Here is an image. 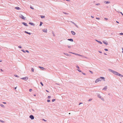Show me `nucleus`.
<instances>
[{"label": "nucleus", "instance_id": "4be33fe9", "mask_svg": "<svg viewBox=\"0 0 123 123\" xmlns=\"http://www.w3.org/2000/svg\"><path fill=\"white\" fill-rule=\"evenodd\" d=\"M29 24L33 26H34L35 25L33 23H31V22H29Z\"/></svg>", "mask_w": 123, "mask_h": 123}, {"label": "nucleus", "instance_id": "aec40b11", "mask_svg": "<svg viewBox=\"0 0 123 123\" xmlns=\"http://www.w3.org/2000/svg\"><path fill=\"white\" fill-rule=\"evenodd\" d=\"M25 33H27V34H29L30 35H31V33H30V32H27V31H25Z\"/></svg>", "mask_w": 123, "mask_h": 123}, {"label": "nucleus", "instance_id": "864d4df0", "mask_svg": "<svg viewBox=\"0 0 123 123\" xmlns=\"http://www.w3.org/2000/svg\"><path fill=\"white\" fill-rule=\"evenodd\" d=\"M96 18L97 19H99L100 18Z\"/></svg>", "mask_w": 123, "mask_h": 123}, {"label": "nucleus", "instance_id": "1a4fd4ad", "mask_svg": "<svg viewBox=\"0 0 123 123\" xmlns=\"http://www.w3.org/2000/svg\"><path fill=\"white\" fill-rule=\"evenodd\" d=\"M22 24H23L25 26H28L27 24L25 22H22Z\"/></svg>", "mask_w": 123, "mask_h": 123}, {"label": "nucleus", "instance_id": "49530a36", "mask_svg": "<svg viewBox=\"0 0 123 123\" xmlns=\"http://www.w3.org/2000/svg\"><path fill=\"white\" fill-rule=\"evenodd\" d=\"M32 90L31 89H30L29 90V91L30 92H31L32 91Z\"/></svg>", "mask_w": 123, "mask_h": 123}, {"label": "nucleus", "instance_id": "423d86ee", "mask_svg": "<svg viewBox=\"0 0 123 123\" xmlns=\"http://www.w3.org/2000/svg\"><path fill=\"white\" fill-rule=\"evenodd\" d=\"M107 86H105L104 88L103 89V90L106 91L107 89Z\"/></svg>", "mask_w": 123, "mask_h": 123}, {"label": "nucleus", "instance_id": "e2e57ef3", "mask_svg": "<svg viewBox=\"0 0 123 123\" xmlns=\"http://www.w3.org/2000/svg\"><path fill=\"white\" fill-rule=\"evenodd\" d=\"M91 17H92V18H94V17L92 16H91Z\"/></svg>", "mask_w": 123, "mask_h": 123}, {"label": "nucleus", "instance_id": "79ce46f5", "mask_svg": "<svg viewBox=\"0 0 123 123\" xmlns=\"http://www.w3.org/2000/svg\"><path fill=\"white\" fill-rule=\"evenodd\" d=\"M25 51L26 52L28 53H29V51L28 50H25Z\"/></svg>", "mask_w": 123, "mask_h": 123}, {"label": "nucleus", "instance_id": "0eeeda50", "mask_svg": "<svg viewBox=\"0 0 123 123\" xmlns=\"http://www.w3.org/2000/svg\"><path fill=\"white\" fill-rule=\"evenodd\" d=\"M43 31V32H45V33H47V29H45L43 30H42Z\"/></svg>", "mask_w": 123, "mask_h": 123}, {"label": "nucleus", "instance_id": "dca6fc26", "mask_svg": "<svg viewBox=\"0 0 123 123\" xmlns=\"http://www.w3.org/2000/svg\"><path fill=\"white\" fill-rule=\"evenodd\" d=\"M98 98H101V96H100V94H98Z\"/></svg>", "mask_w": 123, "mask_h": 123}, {"label": "nucleus", "instance_id": "37998d69", "mask_svg": "<svg viewBox=\"0 0 123 123\" xmlns=\"http://www.w3.org/2000/svg\"><path fill=\"white\" fill-rule=\"evenodd\" d=\"M77 70L80 72H81V71L80 70L77 69Z\"/></svg>", "mask_w": 123, "mask_h": 123}, {"label": "nucleus", "instance_id": "5701e85b", "mask_svg": "<svg viewBox=\"0 0 123 123\" xmlns=\"http://www.w3.org/2000/svg\"><path fill=\"white\" fill-rule=\"evenodd\" d=\"M117 75L119 76H120V77H123V75L122 74H120L119 73H118V74Z\"/></svg>", "mask_w": 123, "mask_h": 123}, {"label": "nucleus", "instance_id": "39448f33", "mask_svg": "<svg viewBox=\"0 0 123 123\" xmlns=\"http://www.w3.org/2000/svg\"><path fill=\"white\" fill-rule=\"evenodd\" d=\"M118 73H118L117 72H116L115 71H114L113 72V73L114 74H115V75H117L118 74Z\"/></svg>", "mask_w": 123, "mask_h": 123}, {"label": "nucleus", "instance_id": "f8f14e48", "mask_svg": "<svg viewBox=\"0 0 123 123\" xmlns=\"http://www.w3.org/2000/svg\"><path fill=\"white\" fill-rule=\"evenodd\" d=\"M95 40V41H96L97 42H98V43H99L100 44H102V42L101 41H98V40Z\"/></svg>", "mask_w": 123, "mask_h": 123}, {"label": "nucleus", "instance_id": "c85d7f7f", "mask_svg": "<svg viewBox=\"0 0 123 123\" xmlns=\"http://www.w3.org/2000/svg\"><path fill=\"white\" fill-rule=\"evenodd\" d=\"M52 33L53 34V36H55V35L54 32L53 31H52Z\"/></svg>", "mask_w": 123, "mask_h": 123}, {"label": "nucleus", "instance_id": "a19ab883", "mask_svg": "<svg viewBox=\"0 0 123 123\" xmlns=\"http://www.w3.org/2000/svg\"><path fill=\"white\" fill-rule=\"evenodd\" d=\"M106 51H107L108 50V49H104Z\"/></svg>", "mask_w": 123, "mask_h": 123}, {"label": "nucleus", "instance_id": "69168bd1", "mask_svg": "<svg viewBox=\"0 0 123 123\" xmlns=\"http://www.w3.org/2000/svg\"><path fill=\"white\" fill-rule=\"evenodd\" d=\"M110 94H110V93H109L108 94V95H110Z\"/></svg>", "mask_w": 123, "mask_h": 123}, {"label": "nucleus", "instance_id": "052dcab7", "mask_svg": "<svg viewBox=\"0 0 123 123\" xmlns=\"http://www.w3.org/2000/svg\"><path fill=\"white\" fill-rule=\"evenodd\" d=\"M99 52L100 53H102V52L101 51H99Z\"/></svg>", "mask_w": 123, "mask_h": 123}, {"label": "nucleus", "instance_id": "6e6d98bb", "mask_svg": "<svg viewBox=\"0 0 123 123\" xmlns=\"http://www.w3.org/2000/svg\"><path fill=\"white\" fill-rule=\"evenodd\" d=\"M43 120L44 121H46V120H45L44 119H43Z\"/></svg>", "mask_w": 123, "mask_h": 123}, {"label": "nucleus", "instance_id": "cd10ccee", "mask_svg": "<svg viewBox=\"0 0 123 123\" xmlns=\"http://www.w3.org/2000/svg\"><path fill=\"white\" fill-rule=\"evenodd\" d=\"M71 22L73 24H74L75 25H76V24L74 22L71 21Z\"/></svg>", "mask_w": 123, "mask_h": 123}, {"label": "nucleus", "instance_id": "4d7b16f0", "mask_svg": "<svg viewBox=\"0 0 123 123\" xmlns=\"http://www.w3.org/2000/svg\"><path fill=\"white\" fill-rule=\"evenodd\" d=\"M105 19H106V20H107V19H108L107 18H105Z\"/></svg>", "mask_w": 123, "mask_h": 123}, {"label": "nucleus", "instance_id": "9d476101", "mask_svg": "<svg viewBox=\"0 0 123 123\" xmlns=\"http://www.w3.org/2000/svg\"><path fill=\"white\" fill-rule=\"evenodd\" d=\"M108 70L109 71L112 72L113 73V72L114 71V70H112L111 69H108Z\"/></svg>", "mask_w": 123, "mask_h": 123}, {"label": "nucleus", "instance_id": "b1692460", "mask_svg": "<svg viewBox=\"0 0 123 123\" xmlns=\"http://www.w3.org/2000/svg\"><path fill=\"white\" fill-rule=\"evenodd\" d=\"M45 17V16H43V15H41V17L42 18H44Z\"/></svg>", "mask_w": 123, "mask_h": 123}, {"label": "nucleus", "instance_id": "7ed1b4c3", "mask_svg": "<svg viewBox=\"0 0 123 123\" xmlns=\"http://www.w3.org/2000/svg\"><path fill=\"white\" fill-rule=\"evenodd\" d=\"M21 79L22 80H24L26 81L28 79V77H25L21 78Z\"/></svg>", "mask_w": 123, "mask_h": 123}, {"label": "nucleus", "instance_id": "e433bc0d", "mask_svg": "<svg viewBox=\"0 0 123 123\" xmlns=\"http://www.w3.org/2000/svg\"><path fill=\"white\" fill-rule=\"evenodd\" d=\"M21 50L23 52H24L25 53V51L23 49H22Z\"/></svg>", "mask_w": 123, "mask_h": 123}, {"label": "nucleus", "instance_id": "f3484780", "mask_svg": "<svg viewBox=\"0 0 123 123\" xmlns=\"http://www.w3.org/2000/svg\"><path fill=\"white\" fill-rule=\"evenodd\" d=\"M104 3L105 4H109V3L110 2H109L108 1H104Z\"/></svg>", "mask_w": 123, "mask_h": 123}, {"label": "nucleus", "instance_id": "2eb2a0df", "mask_svg": "<svg viewBox=\"0 0 123 123\" xmlns=\"http://www.w3.org/2000/svg\"><path fill=\"white\" fill-rule=\"evenodd\" d=\"M68 41H70L71 42H73V39L72 38L68 39Z\"/></svg>", "mask_w": 123, "mask_h": 123}, {"label": "nucleus", "instance_id": "13d9d810", "mask_svg": "<svg viewBox=\"0 0 123 123\" xmlns=\"http://www.w3.org/2000/svg\"><path fill=\"white\" fill-rule=\"evenodd\" d=\"M116 22L117 23H118V24L119 23V22H118V21H116Z\"/></svg>", "mask_w": 123, "mask_h": 123}, {"label": "nucleus", "instance_id": "bf43d9fd", "mask_svg": "<svg viewBox=\"0 0 123 123\" xmlns=\"http://www.w3.org/2000/svg\"><path fill=\"white\" fill-rule=\"evenodd\" d=\"M77 27H78V26L76 25H76H75Z\"/></svg>", "mask_w": 123, "mask_h": 123}, {"label": "nucleus", "instance_id": "c9c22d12", "mask_svg": "<svg viewBox=\"0 0 123 123\" xmlns=\"http://www.w3.org/2000/svg\"><path fill=\"white\" fill-rule=\"evenodd\" d=\"M89 71L92 74H93V72H92V71H90V70H89Z\"/></svg>", "mask_w": 123, "mask_h": 123}, {"label": "nucleus", "instance_id": "bb28decb", "mask_svg": "<svg viewBox=\"0 0 123 123\" xmlns=\"http://www.w3.org/2000/svg\"><path fill=\"white\" fill-rule=\"evenodd\" d=\"M14 75L15 77H19V76H18L16 75L15 74V75Z\"/></svg>", "mask_w": 123, "mask_h": 123}, {"label": "nucleus", "instance_id": "20e7f679", "mask_svg": "<svg viewBox=\"0 0 123 123\" xmlns=\"http://www.w3.org/2000/svg\"><path fill=\"white\" fill-rule=\"evenodd\" d=\"M19 17L23 19L24 20H25L26 18H25L22 15H20Z\"/></svg>", "mask_w": 123, "mask_h": 123}, {"label": "nucleus", "instance_id": "4c0bfd02", "mask_svg": "<svg viewBox=\"0 0 123 123\" xmlns=\"http://www.w3.org/2000/svg\"><path fill=\"white\" fill-rule=\"evenodd\" d=\"M55 99H53L52 100V102H53L55 100Z\"/></svg>", "mask_w": 123, "mask_h": 123}, {"label": "nucleus", "instance_id": "4468645a", "mask_svg": "<svg viewBox=\"0 0 123 123\" xmlns=\"http://www.w3.org/2000/svg\"><path fill=\"white\" fill-rule=\"evenodd\" d=\"M71 32L72 34L73 35H75V32L73 31H71Z\"/></svg>", "mask_w": 123, "mask_h": 123}, {"label": "nucleus", "instance_id": "393cba45", "mask_svg": "<svg viewBox=\"0 0 123 123\" xmlns=\"http://www.w3.org/2000/svg\"><path fill=\"white\" fill-rule=\"evenodd\" d=\"M42 24H43V23L42 22H40V24L39 25V26H41L42 25Z\"/></svg>", "mask_w": 123, "mask_h": 123}, {"label": "nucleus", "instance_id": "6e6552de", "mask_svg": "<svg viewBox=\"0 0 123 123\" xmlns=\"http://www.w3.org/2000/svg\"><path fill=\"white\" fill-rule=\"evenodd\" d=\"M29 117L31 119H33L34 118V116H30Z\"/></svg>", "mask_w": 123, "mask_h": 123}, {"label": "nucleus", "instance_id": "58836bf2", "mask_svg": "<svg viewBox=\"0 0 123 123\" xmlns=\"http://www.w3.org/2000/svg\"><path fill=\"white\" fill-rule=\"evenodd\" d=\"M0 121L2 123H4V121L2 120H0Z\"/></svg>", "mask_w": 123, "mask_h": 123}, {"label": "nucleus", "instance_id": "9b49d317", "mask_svg": "<svg viewBox=\"0 0 123 123\" xmlns=\"http://www.w3.org/2000/svg\"><path fill=\"white\" fill-rule=\"evenodd\" d=\"M103 42L104 44H105L106 45L108 44V43L107 42H105L104 41H103Z\"/></svg>", "mask_w": 123, "mask_h": 123}, {"label": "nucleus", "instance_id": "f03ea898", "mask_svg": "<svg viewBox=\"0 0 123 123\" xmlns=\"http://www.w3.org/2000/svg\"><path fill=\"white\" fill-rule=\"evenodd\" d=\"M72 54H74V55H77L78 56H81V57H83L84 58H87L83 55H80V54H76V53H72Z\"/></svg>", "mask_w": 123, "mask_h": 123}, {"label": "nucleus", "instance_id": "473e14b6", "mask_svg": "<svg viewBox=\"0 0 123 123\" xmlns=\"http://www.w3.org/2000/svg\"><path fill=\"white\" fill-rule=\"evenodd\" d=\"M63 13L65 14H68V13H67L65 12H63Z\"/></svg>", "mask_w": 123, "mask_h": 123}, {"label": "nucleus", "instance_id": "09e8293b", "mask_svg": "<svg viewBox=\"0 0 123 123\" xmlns=\"http://www.w3.org/2000/svg\"><path fill=\"white\" fill-rule=\"evenodd\" d=\"M92 100V99H89V101H91Z\"/></svg>", "mask_w": 123, "mask_h": 123}, {"label": "nucleus", "instance_id": "8fccbe9b", "mask_svg": "<svg viewBox=\"0 0 123 123\" xmlns=\"http://www.w3.org/2000/svg\"><path fill=\"white\" fill-rule=\"evenodd\" d=\"M120 13H121V14L123 16V14L122 13V12H119Z\"/></svg>", "mask_w": 123, "mask_h": 123}, {"label": "nucleus", "instance_id": "72a5a7b5", "mask_svg": "<svg viewBox=\"0 0 123 123\" xmlns=\"http://www.w3.org/2000/svg\"><path fill=\"white\" fill-rule=\"evenodd\" d=\"M101 100H102L103 101H104L105 100L104 98H101Z\"/></svg>", "mask_w": 123, "mask_h": 123}, {"label": "nucleus", "instance_id": "a211bd4d", "mask_svg": "<svg viewBox=\"0 0 123 123\" xmlns=\"http://www.w3.org/2000/svg\"><path fill=\"white\" fill-rule=\"evenodd\" d=\"M15 9H17V10H20V8H19V7H16L15 8Z\"/></svg>", "mask_w": 123, "mask_h": 123}, {"label": "nucleus", "instance_id": "f257e3e1", "mask_svg": "<svg viewBox=\"0 0 123 123\" xmlns=\"http://www.w3.org/2000/svg\"><path fill=\"white\" fill-rule=\"evenodd\" d=\"M104 80V81H105V78L103 77H100L99 78L96 79L95 81V82L97 83L99 81H101L102 80Z\"/></svg>", "mask_w": 123, "mask_h": 123}, {"label": "nucleus", "instance_id": "ea45409f", "mask_svg": "<svg viewBox=\"0 0 123 123\" xmlns=\"http://www.w3.org/2000/svg\"><path fill=\"white\" fill-rule=\"evenodd\" d=\"M50 97H51V96H49L48 97V98L49 99L50 98Z\"/></svg>", "mask_w": 123, "mask_h": 123}, {"label": "nucleus", "instance_id": "ddd939ff", "mask_svg": "<svg viewBox=\"0 0 123 123\" xmlns=\"http://www.w3.org/2000/svg\"><path fill=\"white\" fill-rule=\"evenodd\" d=\"M63 54L65 55H67L68 56H70L71 55L70 54H68L67 53H64Z\"/></svg>", "mask_w": 123, "mask_h": 123}, {"label": "nucleus", "instance_id": "338daca9", "mask_svg": "<svg viewBox=\"0 0 123 123\" xmlns=\"http://www.w3.org/2000/svg\"><path fill=\"white\" fill-rule=\"evenodd\" d=\"M122 50H123V51H122V53H123V48H122Z\"/></svg>", "mask_w": 123, "mask_h": 123}, {"label": "nucleus", "instance_id": "c03bdc74", "mask_svg": "<svg viewBox=\"0 0 123 123\" xmlns=\"http://www.w3.org/2000/svg\"><path fill=\"white\" fill-rule=\"evenodd\" d=\"M50 101V100H47V102H49Z\"/></svg>", "mask_w": 123, "mask_h": 123}, {"label": "nucleus", "instance_id": "3c124183", "mask_svg": "<svg viewBox=\"0 0 123 123\" xmlns=\"http://www.w3.org/2000/svg\"><path fill=\"white\" fill-rule=\"evenodd\" d=\"M82 74H83L84 75H86V74H85V73H83L82 72Z\"/></svg>", "mask_w": 123, "mask_h": 123}, {"label": "nucleus", "instance_id": "de8ad7c7", "mask_svg": "<svg viewBox=\"0 0 123 123\" xmlns=\"http://www.w3.org/2000/svg\"><path fill=\"white\" fill-rule=\"evenodd\" d=\"M119 34L120 35H123V33H120Z\"/></svg>", "mask_w": 123, "mask_h": 123}, {"label": "nucleus", "instance_id": "5fc2aeb1", "mask_svg": "<svg viewBox=\"0 0 123 123\" xmlns=\"http://www.w3.org/2000/svg\"><path fill=\"white\" fill-rule=\"evenodd\" d=\"M82 104V103H80L79 104V105H80V104Z\"/></svg>", "mask_w": 123, "mask_h": 123}, {"label": "nucleus", "instance_id": "412c9836", "mask_svg": "<svg viewBox=\"0 0 123 123\" xmlns=\"http://www.w3.org/2000/svg\"><path fill=\"white\" fill-rule=\"evenodd\" d=\"M0 105L1 107H2L3 108H5V106L3 105H2V104H0Z\"/></svg>", "mask_w": 123, "mask_h": 123}, {"label": "nucleus", "instance_id": "2f4dec72", "mask_svg": "<svg viewBox=\"0 0 123 123\" xmlns=\"http://www.w3.org/2000/svg\"><path fill=\"white\" fill-rule=\"evenodd\" d=\"M100 4L99 3H98L97 4H96L95 5H100Z\"/></svg>", "mask_w": 123, "mask_h": 123}, {"label": "nucleus", "instance_id": "6ab92c4d", "mask_svg": "<svg viewBox=\"0 0 123 123\" xmlns=\"http://www.w3.org/2000/svg\"><path fill=\"white\" fill-rule=\"evenodd\" d=\"M39 68H40L42 70H43L44 69H45L44 68L40 66L39 67Z\"/></svg>", "mask_w": 123, "mask_h": 123}, {"label": "nucleus", "instance_id": "c756f323", "mask_svg": "<svg viewBox=\"0 0 123 123\" xmlns=\"http://www.w3.org/2000/svg\"><path fill=\"white\" fill-rule=\"evenodd\" d=\"M40 83L41 84V85L42 86H43V83H42V82H40Z\"/></svg>", "mask_w": 123, "mask_h": 123}, {"label": "nucleus", "instance_id": "f704fd0d", "mask_svg": "<svg viewBox=\"0 0 123 123\" xmlns=\"http://www.w3.org/2000/svg\"><path fill=\"white\" fill-rule=\"evenodd\" d=\"M76 67L78 69H79V67L78 65H76Z\"/></svg>", "mask_w": 123, "mask_h": 123}, {"label": "nucleus", "instance_id": "a878e982", "mask_svg": "<svg viewBox=\"0 0 123 123\" xmlns=\"http://www.w3.org/2000/svg\"><path fill=\"white\" fill-rule=\"evenodd\" d=\"M34 69L33 68H31V71L32 72H34Z\"/></svg>", "mask_w": 123, "mask_h": 123}, {"label": "nucleus", "instance_id": "603ef678", "mask_svg": "<svg viewBox=\"0 0 123 123\" xmlns=\"http://www.w3.org/2000/svg\"><path fill=\"white\" fill-rule=\"evenodd\" d=\"M68 47L69 48H71V46H68Z\"/></svg>", "mask_w": 123, "mask_h": 123}, {"label": "nucleus", "instance_id": "a18cd8bd", "mask_svg": "<svg viewBox=\"0 0 123 123\" xmlns=\"http://www.w3.org/2000/svg\"><path fill=\"white\" fill-rule=\"evenodd\" d=\"M30 8L32 9H34V8L32 7L31 6H30Z\"/></svg>", "mask_w": 123, "mask_h": 123}, {"label": "nucleus", "instance_id": "0e129e2a", "mask_svg": "<svg viewBox=\"0 0 123 123\" xmlns=\"http://www.w3.org/2000/svg\"><path fill=\"white\" fill-rule=\"evenodd\" d=\"M69 52L70 53H73L72 52Z\"/></svg>", "mask_w": 123, "mask_h": 123}, {"label": "nucleus", "instance_id": "774afa93", "mask_svg": "<svg viewBox=\"0 0 123 123\" xmlns=\"http://www.w3.org/2000/svg\"><path fill=\"white\" fill-rule=\"evenodd\" d=\"M0 70H1V71H3L2 70V69H0Z\"/></svg>", "mask_w": 123, "mask_h": 123}, {"label": "nucleus", "instance_id": "7c9ffc66", "mask_svg": "<svg viewBox=\"0 0 123 123\" xmlns=\"http://www.w3.org/2000/svg\"><path fill=\"white\" fill-rule=\"evenodd\" d=\"M18 48L20 49L22 48L21 46H19L18 47Z\"/></svg>", "mask_w": 123, "mask_h": 123}, {"label": "nucleus", "instance_id": "680f3d73", "mask_svg": "<svg viewBox=\"0 0 123 123\" xmlns=\"http://www.w3.org/2000/svg\"><path fill=\"white\" fill-rule=\"evenodd\" d=\"M3 103H4V104H6V102H3Z\"/></svg>", "mask_w": 123, "mask_h": 123}]
</instances>
